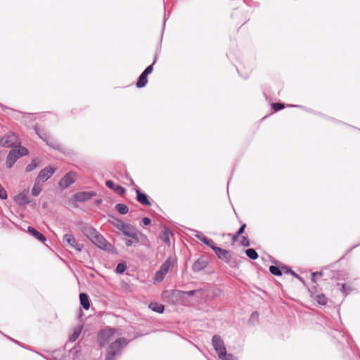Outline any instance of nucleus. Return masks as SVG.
Masks as SVG:
<instances>
[{"mask_svg":"<svg viewBox=\"0 0 360 360\" xmlns=\"http://www.w3.org/2000/svg\"><path fill=\"white\" fill-rule=\"evenodd\" d=\"M147 77L148 76L143 72L141 74L136 84L138 88L144 87L147 84Z\"/></svg>","mask_w":360,"mask_h":360,"instance_id":"nucleus-23","label":"nucleus"},{"mask_svg":"<svg viewBox=\"0 0 360 360\" xmlns=\"http://www.w3.org/2000/svg\"><path fill=\"white\" fill-rule=\"evenodd\" d=\"M171 232L168 229H165L161 235V239L167 245L170 244L169 235Z\"/></svg>","mask_w":360,"mask_h":360,"instance_id":"nucleus-32","label":"nucleus"},{"mask_svg":"<svg viewBox=\"0 0 360 360\" xmlns=\"http://www.w3.org/2000/svg\"><path fill=\"white\" fill-rule=\"evenodd\" d=\"M119 195H124L125 193V188L121 186L117 185L114 190Z\"/></svg>","mask_w":360,"mask_h":360,"instance_id":"nucleus-40","label":"nucleus"},{"mask_svg":"<svg viewBox=\"0 0 360 360\" xmlns=\"http://www.w3.org/2000/svg\"><path fill=\"white\" fill-rule=\"evenodd\" d=\"M20 144V142L18 138V136L10 132L7 134L3 138H0V145L4 147H15Z\"/></svg>","mask_w":360,"mask_h":360,"instance_id":"nucleus-3","label":"nucleus"},{"mask_svg":"<svg viewBox=\"0 0 360 360\" xmlns=\"http://www.w3.org/2000/svg\"><path fill=\"white\" fill-rule=\"evenodd\" d=\"M241 245L244 247H248L250 245V240L246 236H243Z\"/></svg>","mask_w":360,"mask_h":360,"instance_id":"nucleus-43","label":"nucleus"},{"mask_svg":"<svg viewBox=\"0 0 360 360\" xmlns=\"http://www.w3.org/2000/svg\"><path fill=\"white\" fill-rule=\"evenodd\" d=\"M80 304L84 309H89L90 307V303L88 295L84 292L79 294Z\"/></svg>","mask_w":360,"mask_h":360,"instance_id":"nucleus-21","label":"nucleus"},{"mask_svg":"<svg viewBox=\"0 0 360 360\" xmlns=\"http://www.w3.org/2000/svg\"><path fill=\"white\" fill-rule=\"evenodd\" d=\"M340 290L343 292L344 295L345 296L349 292L350 288L347 287L345 284H342Z\"/></svg>","mask_w":360,"mask_h":360,"instance_id":"nucleus-42","label":"nucleus"},{"mask_svg":"<svg viewBox=\"0 0 360 360\" xmlns=\"http://www.w3.org/2000/svg\"><path fill=\"white\" fill-rule=\"evenodd\" d=\"M221 360H238V358L232 354H228L226 351L218 356Z\"/></svg>","mask_w":360,"mask_h":360,"instance_id":"nucleus-29","label":"nucleus"},{"mask_svg":"<svg viewBox=\"0 0 360 360\" xmlns=\"http://www.w3.org/2000/svg\"><path fill=\"white\" fill-rule=\"evenodd\" d=\"M41 191V188L39 186V181H37V180H35V183L32 189V195L34 196H37L40 193Z\"/></svg>","mask_w":360,"mask_h":360,"instance_id":"nucleus-30","label":"nucleus"},{"mask_svg":"<svg viewBox=\"0 0 360 360\" xmlns=\"http://www.w3.org/2000/svg\"><path fill=\"white\" fill-rule=\"evenodd\" d=\"M121 231L124 236L131 238H136V236H138L139 234H141L134 226L128 224L124 225V229H122Z\"/></svg>","mask_w":360,"mask_h":360,"instance_id":"nucleus-10","label":"nucleus"},{"mask_svg":"<svg viewBox=\"0 0 360 360\" xmlns=\"http://www.w3.org/2000/svg\"><path fill=\"white\" fill-rule=\"evenodd\" d=\"M192 231L195 233L194 236L206 245L210 247L213 243V241L211 239L203 236L200 231L196 230H193Z\"/></svg>","mask_w":360,"mask_h":360,"instance_id":"nucleus-17","label":"nucleus"},{"mask_svg":"<svg viewBox=\"0 0 360 360\" xmlns=\"http://www.w3.org/2000/svg\"><path fill=\"white\" fill-rule=\"evenodd\" d=\"M63 241L69 245L71 248H75L78 251H81V248L78 246L75 238L71 234H65L63 236Z\"/></svg>","mask_w":360,"mask_h":360,"instance_id":"nucleus-15","label":"nucleus"},{"mask_svg":"<svg viewBox=\"0 0 360 360\" xmlns=\"http://www.w3.org/2000/svg\"><path fill=\"white\" fill-rule=\"evenodd\" d=\"M129 340L124 338H119L112 342L105 354L104 360H116L122 354V349L127 345Z\"/></svg>","mask_w":360,"mask_h":360,"instance_id":"nucleus-1","label":"nucleus"},{"mask_svg":"<svg viewBox=\"0 0 360 360\" xmlns=\"http://www.w3.org/2000/svg\"><path fill=\"white\" fill-rule=\"evenodd\" d=\"M131 185L134 186V188H135V186H136V185L134 184V181H133L132 179H131Z\"/></svg>","mask_w":360,"mask_h":360,"instance_id":"nucleus-54","label":"nucleus"},{"mask_svg":"<svg viewBox=\"0 0 360 360\" xmlns=\"http://www.w3.org/2000/svg\"><path fill=\"white\" fill-rule=\"evenodd\" d=\"M138 243H139V238H138V236H136V238H131V239L126 240H125V245L127 247H131L134 244H136Z\"/></svg>","mask_w":360,"mask_h":360,"instance_id":"nucleus-35","label":"nucleus"},{"mask_svg":"<svg viewBox=\"0 0 360 360\" xmlns=\"http://www.w3.org/2000/svg\"><path fill=\"white\" fill-rule=\"evenodd\" d=\"M115 210L121 214H125L128 212V207L122 203H118L115 205Z\"/></svg>","mask_w":360,"mask_h":360,"instance_id":"nucleus-27","label":"nucleus"},{"mask_svg":"<svg viewBox=\"0 0 360 360\" xmlns=\"http://www.w3.org/2000/svg\"><path fill=\"white\" fill-rule=\"evenodd\" d=\"M156 62V58H155L153 63L152 65L148 66L145 70L143 72V73H144L145 75H146L147 76L150 74L153 70V64H155Z\"/></svg>","mask_w":360,"mask_h":360,"instance_id":"nucleus-38","label":"nucleus"},{"mask_svg":"<svg viewBox=\"0 0 360 360\" xmlns=\"http://www.w3.org/2000/svg\"><path fill=\"white\" fill-rule=\"evenodd\" d=\"M110 221L120 231H122V229H124V225L126 224V223H124L123 221L117 218H112V219Z\"/></svg>","mask_w":360,"mask_h":360,"instance_id":"nucleus-25","label":"nucleus"},{"mask_svg":"<svg viewBox=\"0 0 360 360\" xmlns=\"http://www.w3.org/2000/svg\"><path fill=\"white\" fill-rule=\"evenodd\" d=\"M207 265V261L203 258H199L193 264L192 269L193 271H200L204 269Z\"/></svg>","mask_w":360,"mask_h":360,"instance_id":"nucleus-16","label":"nucleus"},{"mask_svg":"<svg viewBox=\"0 0 360 360\" xmlns=\"http://www.w3.org/2000/svg\"><path fill=\"white\" fill-rule=\"evenodd\" d=\"M282 269L285 270V271L286 273H290L293 276L296 277L299 280L302 281V278L298 274H297L295 272L288 269L286 266H282Z\"/></svg>","mask_w":360,"mask_h":360,"instance_id":"nucleus-39","label":"nucleus"},{"mask_svg":"<svg viewBox=\"0 0 360 360\" xmlns=\"http://www.w3.org/2000/svg\"><path fill=\"white\" fill-rule=\"evenodd\" d=\"M101 202H102V200H101V199L97 200L96 201V203L97 205H99V204H101Z\"/></svg>","mask_w":360,"mask_h":360,"instance_id":"nucleus-53","label":"nucleus"},{"mask_svg":"<svg viewBox=\"0 0 360 360\" xmlns=\"http://www.w3.org/2000/svg\"><path fill=\"white\" fill-rule=\"evenodd\" d=\"M175 264V259L171 257H168L161 265L160 269L155 273L154 280L160 283L165 278V275L173 268Z\"/></svg>","mask_w":360,"mask_h":360,"instance_id":"nucleus-2","label":"nucleus"},{"mask_svg":"<svg viewBox=\"0 0 360 360\" xmlns=\"http://www.w3.org/2000/svg\"><path fill=\"white\" fill-rule=\"evenodd\" d=\"M15 202L19 205H25L30 202L27 192H22L15 197Z\"/></svg>","mask_w":360,"mask_h":360,"instance_id":"nucleus-13","label":"nucleus"},{"mask_svg":"<svg viewBox=\"0 0 360 360\" xmlns=\"http://www.w3.org/2000/svg\"><path fill=\"white\" fill-rule=\"evenodd\" d=\"M246 227V225L244 224H243L240 228L238 230V231L236 232L237 233V236H240L241 235L244 231H245V229Z\"/></svg>","mask_w":360,"mask_h":360,"instance_id":"nucleus-46","label":"nucleus"},{"mask_svg":"<svg viewBox=\"0 0 360 360\" xmlns=\"http://www.w3.org/2000/svg\"><path fill=\"white\" fill-rule=\"evenodd\" d=\"M27 231L39 241H46V237L42 233L36 230L32 226H28Z\"/></svg>","mask_w":360,"mask_h":360,"instance_id":"nucleus-18","label":"nucleus"},{"mask_svg":"<svg viewBox=\"0 0 360 360\" xmlns=\"http://www.w3.org/2000/svg\"><path fill=\"white\" fill-rule=\"evenodd\" d=\"M126 269L127 266L124 263H120L116 267V272L117 274H122L125 271Z\"/></svg>","mask_w":360,"mask_h":360,"instance_id":"nucleus-37","label":"nucleus"},{"mask_svg":"<svg viewBox=\"0 0 360 360\" xmlns=\"http://www.w3.org/2000/svg\"><path fill=\"white\" fill-rule=\"evenodd\" d=\"M95 195H96L95 191H82L75 194L74 198L79 202H85Z\"/></svg>","mask_w":360,"mask_h":360,"instance_id":"nucleus-9","label":"nucleus"},{"mask_svg":"<svg viewBox=\"0 0 360 360\" xmlns=\"http://www.w3.org/2000/svg\"><path fill=\"white\" fill-rule=\"evenodd\" d=\"M271 107L275 112H277L278 110L283 109L285 108V105L283 103H274L271 104Z\"/></svg>","mask_w":360,"mask_h":360,"instance_id":"nucleus-36","label":"nucleus"},{"mask_svg":"<svg viewBox=\"0 0 360 360\" xmlns=\"http://www.w3.org/2000/svg\"><path fill=\"white\" fill-rule=\"evenodd\" d=\"M288 106L298 108H301V109H305L302 105H289Z\"/></svg>","mask_w":360,"mask_h":360,"instance_id":"nucleus-50","label":"nucleus"},{"mask_svg":"<svg viewBox=\"0 0 360 360\" xmlns=\"http://www.w3.org/2000/svg\"><path fill=\"white\" fill-rule=\"evenodd\" d=\"M165 20L163 22V26H165Z\"/></svg>","mask_w":360,"mask_h":360,"instance_id":"nucleus-55","label":"nucleus"},{"mask_svg":"<svg viewBox=\"0 0 360 360\" xmlns=\"http://www.w3.org/2000/svg\"><path fill=\"white\" fill-rule=\"evenodd\" d=\"M39 162H40V160L38 158L33 159L32 160L31 163L29 164L28 165H27L26 169H25L26 172H30L33 171L35 168L37 167Z\"/></svg>","mask_w":360,"mask_h":360,"instance_id":"nucleus-26","label":"nucleus"},{"mask_svg":"<svg viewBox=\"0 0 360 360\" xmlns=\"http://www.w3.org/2000/svg\"><path fill=\"white\" fill-rule=\"evenodd\" d=\"M135 191L136 193V200L143 205L150 206L151 205L148 200V195L142 193L137 186H135Z\"/></svg>","mask_w":360,"mask_h":360,"instance_id":"nucleus-11","label":"nucleus"},{"mask_svg":"<svg viewBox=\"0 0 360 360\" xmlns=\"http://www.w3.org/2000/svg\"><path fill=\"white\" fill-rule=\"evenodd\" d=\"M77 177V174L75 172H68L58 182L59 187L62 189H66L70 185L74 184Z\"/></svg>","mask_w":360,"mask_h":360,"instance_id":"nucleus-4","label":"nucleus"},{"mask_svg":"<svg viewBox=\"0 0 360 360\" xmlns=\"http://www.w3.org/2000/svg\"><path fill=\"white\" fill-rule=\"evenodd\" d=\"M246 255L251 259H256L258 258V254L255 249L249 248L245 250Z\"/></svg>","mask_w":360,"mask_h":360,"instance_id":"nucleus-28","label":"nucleus"},{"mask_svg":"<svg viewBox=\"0 0 360 360\" xmlns=\"http://www.w3.org/2000/svg\"><path fill=\"white\" fill-rule=\"evenodd\" d=\"M149 308L152 311L158 312V313H162L164 311V309H165V307L162 304H158L156 302H151L149 304Z\"/></svg>","mask_w":360,"mask_h":360,"instance_id":"nucleus-24","label":"nucleus"},{"mask_svg":"<svg viewBox=\"0 0 360 360\" xmlns=\"http://www.w3.org/2000/svg\"><path fill=\"white\" fill-rule=\"evenodd\" d=\"M55 170L51 167H47L41 169L37 176V181L45 182L47 181L54 173Z\"/></svg>","mask_w":360,"mask_h":360,"instance_id":"nucleus-8","label":"nucleus"},{"mask_svg":"<svg viewBox=\"0 0 360 360\" xmlns=\"http://www.w3.org/2000/svg\"><path fill=\"white\" fill-rule=\"evenodd\" d=\"M0 198L5 200L7 198V193L4 187L0 184Z\"/></svg>","mask_w":360,"mask_h":360,"instance_id":"nucleus-41","label":"nucleus"},{"mask_svg":"<svg viewBox=\"0 0 360 360\" xmlns=\"http://www.w3.org/2000/svg\"><path fill=\"white\" fill-rule=\"evenodd\" d=\"M18 155L16 149L13 148L9 152L6 162L7 167L11 168L14 165L16 160L19 158V156Z\"/></svg>","mask_w":360,"mask_h":360,"instance_id":"nucleus-14","label":"nucleus"},{"mask_svg":"<svg viewBox=\"0 0 360 360\" xmlns=\"http://www.w3.org/2000/svg\"><path fill=\"white\" fill-rule=\"evenodd\" d=\"M316 300L319 304L325 305L327 302L326 296L323 294L316 295Z\"/></svg>","mask_w":360,"mask_h":360,"instance_id":"nucleus-34","label":"nucleus"},{"mask_svg":"<svg viewBox=\"0 0 360 360\" xmlns=\"http://www.w3.org/2000/svg\"><path fill=\"white\" fill-rule=\"evenodd\" d=\"M37 134L39 136V137L41 139H42L43 140L46 141V143H48V140H47V139L46 137H44V136H41L37 131Z\"/></svg>","mask_w":360,"mask_h":360,"instance_id":"nucleus-52","label":"nucleus"},{"mask_svg":"<svg viewBox=\"0 0 360 360\" xmlns=\"http://www.w3.org/2000/svg\"><path fill=\"white\" fill-rule=\"evenodd\" d=\"M238 236H237V233H236L235 235H233V238H232V240H233V241H236V240L238 239Z\"/></svg>","mask_w":360,"mask_h":360,"instance_id":"nucleus-51","label":"nucleus"},{"mask_svg":"<svg viewBox=\"0 0 360 360\" xmlns=\"http://www.w3.org/2000/svg\"><path fill=\"white\" fill-rule=\"evenodd\" d=\"M210 248L214 251L219 259L224 260L229 259V252L227 250L215 246L214 243L210 246Z\"/></svg>","mask_w":360,"mask_h":360,"instance_id":"nucleus-12","label":"nucleus"},{"mask_svg":"<svg viewBox=\"0 0 360 360\" xmlns=\"http://www.w3.org/2000/svg\"><path fill=\"white\" fill-rule=\"evenodd\" d=\"M91 242L94 244H95L98 248L103 250L109 251L112 248L111 245L109 243H108L107 240L103 238V236L98 233L96 235L95 238H94Z\"/></svg>","mask_w":360,"mask_h":360,"instance_id":"nucleus-7","label":"nucleus"},{"mask_svg":"<svg viewBox=\"0 0 360 360\" xmlns=\"http://www.w3.org/2000/svg\"><path fill=\"white\" fill-rule=\"evenodd\" d=\"M117 330L115 328H108L100 332L98 335V340L101 347L111 340V338L114 336Z\"/></svg>","mask_w":360,"mask_h":360,"instance_id":"nucleus-5","label":"nucleus"},{"mask_svg":"<svg viewBox=\"0 0 360 360\" xmlns=\"http://www.w3.org/2000/svg\"><path fill=\"white\" fill-rule=\"evenodd\" d=\"M142 221L145 226L149 225L151 222L150 219L148 217H143Z\"/></svg>","mask_w":360,"mask_h":360,"instance_id":"nucleus-47","label":"nucleus"},{"mask_svg":"<svg viewBox=\"0 0 360 360\" xmlns=\"http://www.w3.org/2000/svg\"><path fill=\"white\" fill-rule=\"evenodd\" d=\"M105 185L108 188L112 189V190H115V187L117 186V185H115V184L113 183L112 181L111 180H108L106 181L105 182Z\"/></svg>","mask_w":360,"mask_h":360,"instance_id":"nucleus-45","label":"nucleus"},{"mask_svg":"<svg viewBox=\"0 0 360 360\" xmlns=\"http://www.w3.org/2000/svg\"><path fill=\"white\" fill-rule=\"evenodd\" d=\"M83 326L79 325L74 328L73 333L70 335L69 340L72 342H75L80 335Z\"/></svg>","mask_w":360,"mask_h":360,"instance_id":"nucleus-22","label":"nucleus"},{"mask_svg":"<svg viewBox=\"0 0 360 360\" xmlns=\"http://www.w3.org/2000/svg\"><path fill=\"white\" fill-rule=\"evenodd\" d=\"M84 234L91 241L94 238H95L96 235L98 233V232L96 231L95 229L91 227V226H85L83 228L82 230Z\"/></svg>","mask_w":360,"mask_h":360,"instance_id":"nucleus-19","label":"nucleus"},{"mask_svg":"<svg viewBox=\"0 0 360 360\" xmlns=\"http://www.w3.org/2000/svg\"><path fill=\"white\" fill-rule=\"evenodd\" d=\"M321 275H322L321 272H319V271L314 272V273L311 274V280L313 281H314L315 276H321Z\"/></svg>","mask_w":360,"mask_h":360,"instance_id":"nucleus-49","label":"nucleus"},{"mask_svg":"<svg viewBox=\"0 0 360 360\" xmlns=\"http://www.w3.org/2000/svg\"><path fill=\"white\" fill-rule=\"evenodd\" d=\"M168 294L172 297L176 298V300L184 298V292L179 290H172L170 291H165L164 295Z\"/></svg>","mask_w":360,"mask_h":360,"instance_id":"nucleus-20","label":"nucleus"},{"mask_svg":"<svg viewBox=\"0 0 360 360\" xmlns=\"http://www.w3.org/2000/svg\"><path fill=\"white\" fill-rule=\"evenodd\" d=\"M269 271L273 274V275H275V276H281L282 274V271L281 269L277 266H270L269 267Z\"/></svg>","mask_w":360,"mask_h":360,"instance_id":"nucleus-33","label":"nucleus"},{"mask_svg":"<svg viewBox=\"0 0 360 360\" xmlns=\"http://www.w3.org/2000/svg\"><path fill=\"white\" fill-rule=\"evenodd\" d=\"M200 291V290H189V291H184V297L186 295L193 296V295H195L197 292H199Z\"/></svg>","mask_w":360,"mask_h":360,"instance_id":"nucleus-44","label":"nucleus"},{"mask_svg":"<svg viewBox=\"0 0 360 360\" xmlns=\"http://www.w3.org/2000/svg\"><path fill=\"white\" fill-rule=\"evenodd\" d=\"M15 148L14 149H16L17 150V154L18 155V156H19V158H20L21 156H23V155H25L27 154L28 153V150L27 148H25V147H22L20 146V144L14 147Z\"/></svg>","mask_w":360,"mask_h":360,"instance_id":"nucleus-31","label":"nucleus"},{"mask_svg":"<svg viewBox=\"0 0 360 360\" xmlns=\"http://www.w3.org/2000/svg\"><path fill=\"white\" fill-rule=\"evenodd\" d=\"M258 317H259V314L257 312H253L252 314H251V317H250V321H253V320H257L258 319Z\"/></svg>","mask_w":360,"mask_h":360,"instance_id":"nucleus-48","label":"nucleus"},{"mask_svg":"<svg viewBox=\"0 0 360 360\" xmlns=\"http://www.w3.org/2000/svg\"><path fill=\"white\" fill-rule=\"evenodd\" d=\"M212 344L218 356L222 354V353H224L226 351L223 340L218 335H214L212 337Z\"/></svg>","mask_w":360,"mask_h":360,"instance_id":"nucleus-6","label":"nucleus"}]
</instances>
